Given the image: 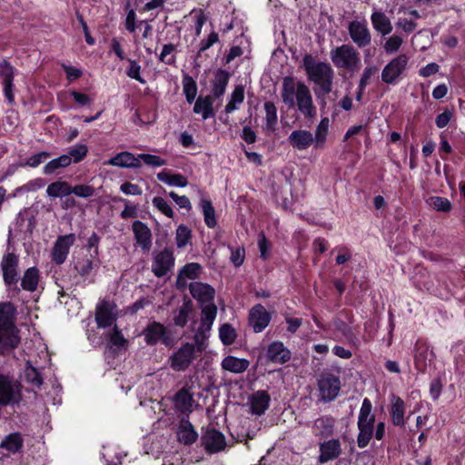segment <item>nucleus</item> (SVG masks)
Returning <instances> with one entry per match:
<instances>
[{
  "mask_svg": "<svg viewBox=\"0 0 465 465\" xmlns=\"http://www.w3.org/2000/svg\"><path fill=\"white\" fill-rule=\"evenodd\" d=\"M108 338L113 346L124 347L127 344V340L122 334V331L115 325L112 331L109 333Z\"/></svg>",
  "mask_w": 465,
  "mask_h": 465,
  "instance_id": "nucleus-59",
  "label": "nucleus"
},
{
  "mask_svg": "<svg viewBox=\"0 0 465 465\" xmlns=\"http://www.w3.org/2000/svg\"><path fill=\"white\" fill-rule=\"evenodd\" d=\"M249 365L248 360L234 356H227L222 361V368L232 373H242L248 369Z\"/></svg>",
  "mask_w": 465,
  "mask_h": 465,
  "instance_id": "nucleus-30",
  "label": "nucleus"
},
{
  "mask_svg": "<svg viewBox=\"0 0 465 465\" xmlns=\"http://www.w3.org/2000/svg\"><path fill=\"white\" fill-rule=\"evenodd\" d=\"M200 207L207 227L214 228L217 224V221L212 202L209 199L202 198L200 201Z\"/></svg>",
  "mask_w": 465,
  "mask_h": 465,
  "instance_id": "nucleus-40",
  "label": "nucleus"
},
{
  "mask_svg": "<svg viewBox=\"0 0 465 465\" xmlns=\"http://www.w3.org/2000/svg\"><path fill=\"white\" fill-rule=\"evenodd\" d=\"M183 93L189 104H192L197 94V85L193 78L187 77L183 81Z\"/></svg>",
  "mask_w": 465,
  "mask_h": 465,
  "instance_id": "nucleus-54",
  "label": "nucleus"
},
{
  "mask_svg": "<svg viewBox=\"0 0 465 465\" xmlns=\"http://www.w3.org/2000/svg\"><path fill=\"white\" fill-rule=\"evenodd\" d=\"M318 388L322 401H333L338 396L341 389L340 379L331 373L323 374L318 380Z\"/></svg>",
  "mask_w": 465,
  "mask_h": 465,
  "instance_id": "nucleus-10",
  "label": "nucleus"
},
{
  "mask_svg": "<svg viewBox=\"0 0 465 465\" xmlns=\"http://www.w3.org/2000/svg\"><path fill=\"white\" fill-rule=\"evenodd\" d=\"M68 94L73 97L74 102L80 106L89 105L93 103V98H91L88 94L80 93L76 90H71V91H69Z\"/></svg>",
  "mask_w": 465,
  "mask_h": 465,
  "instance_id": "nucleus-64",
  "label": "nucleus"
},
{
  "mask_svg": "<svg viewBox=\"0 0 465 465\" xmlns=\"http://www.w3.org/2000/svg\"><path fill=\"white\" fill-rule=\"evenodd\" d=\"M19 257L14 252L5 253L1 261L3 279L6 285L15 284L18 282Z\"/></svg>",
  "mask_w": 465,
  "mask_h": 465,
  "instance_id": "nucleus-11",
  "label": "nucleus"
},
{
  "mask_svg": "<svg viewBox=\"0 0 465 465\" xmlns=\"http://www.w3.org/2000/svg\"><path fill=\"white\" fill-rule=\"evenodd\" d=\"M157 179L170 186L185 187L188 184L187 178L181 173H172L163 170L157 173Z\"/></svg>",
  "mask_w": 465,
  "mask_h": 465,
  "instance_id": "nucleus-34",
  "label": "nucleus"
},
{
  "mask_svg": "<svg viewBox=\"0 0 465 465\" xmlns=\"http://www.w3.org/2000/svg\"><path fill=\"white\" fill-rule=\"evenodd\" d=\"M341 452V443L339 440H329L320 444L319 461L325 463L332 460L340 456Z\"/></svg>",
  "mask_w": 465,
  "mask_h": 465,
  "instance_id": "nucleus-23",
  "label": "nucleus"
},
{
  "mask_svg": "<svg viewBox=\"0 0 465 465\" xmlns=\"http://www.w3.org/2000/svg\"><path fill=\"white\" fill-rule=\"evenodd\" d=\"M21 384L5 375H0V406L15 405L22 399Z\"/></svg>",
  "mask_w": 465,
  "mask_h": 465,
  "instance_id": "nucleus-7",
  "label": "nucleus"
},
{
  "mask_svg": "<svg viewBox=\"0 0 465 465\" xmlns=\"http://www.w3.org/2000/svg\"><path fill=\"white\" fill-rule=\"evenodd\" d=\"M211 330L212 325L201 322V324L194 334L195 343L200 348L204 346V341L207 340Z\"/></svg>",
  "mask_w": 465,
  "mask_h": 465,
  "instance_id": "nucleus-52",
  "label": "nucleus"
},
{
  "mask_svg": "<svg viewBox=\"0 0 465 465\" xmlns=\"http://www.w3.org/2000/svg\"><path fill=\"white\" fill-rule=\"evenodd\" d=\"M202 444L209 453H216L226 446L224 435L214 428H207L202 436Z\"/></svg>",
  "mask_w": 465,
  "mask_h": 465,
  "instance_id": "nucleus-13",
  "label": "nucleus"
},
{
  "mask_svg": "<svg viewBox=\"0 0 465 465\" xmlns=\"http://www.w3.org/2000/svg\"><path fill=\"white\" fill-rule=\"evenodd\" d=\"M99 260L95 255L85 257L75 263V269L81 276H88L94 269L99 267Z\"/></svg>",
  "mask_w": 465,
  "mask_h": 465,
  "instance_id": "nucleus-39",
  "label": "nucleus"
},
{
  "mask_svg": "<svg viewBox=\"0 0 465 465\" xmlns=\"http://www.w3.org/2000/svg\"><path fill=\"white\" fill-rule=\"evenodd\" d=\"M193 399L188 389H181L174 397V405L182 412H191Z\"/></svg>",
  "mask_w": 465,
  "mask_h": 465,
  "instance_id": "nucleus-33",
  "label": "nucleus"
},
{
  "mask_svg": "<svg viewBox=\"0 0 465 465\" xmlns=\"http://www.w3.org/2000/svg\"><path fill=\"white\" fill-rule=\"evenodd\" d=\"M271 314L262 304L254 305L249 312V324L255 333L262 332L271 322Z\"/></svg>",
  "mask_w": 465,
  "mask_h": 465,
  "instance_id": "nucleus-16",
  "label": "nucleus"
},
{
  "mask_svg": "<svg viewBox=\"0 0 465 465\" xmlns=\"http://www.w3.org/2000/svg\"><path fill=\"white\" fill-rule=\"evenodd\" d=\"M281 97L282 103L289 108L297 110L308 119L314 118L317 114L310 88L293 77L286 76L282 79Z\"/></svg>",
  "mask_w": 465,
  "mask_h": 465,
  "instance_id": "nucleus-1",
  "label": "nucleus"
},
{
  "mask_svg": "<svg viewBox=\"0 0 465 465\" xmlns=\"http://www.w3.org/2000/svg\"><path fill=\"white\" fill-rule=\"evenodd\" d=\"M94 193V189L90 185L79 184L74 187L71 186V193H74L78 197L88 198L91 197Z\"/></svg>",
  "mask_w": 465,
  "mask_h": 465,
  "instance_id": "nucleus-62",
  "label": "nucleus"
},
{
  "mask_svg": "<svg viewBox=\"0 0 465 465\" xmlns=\"http://www.w3.org/2000/svg\"><path fill=\"white\" fill-rule=\"evenodd\" d=\"M0 77L2 78V83L13 82L14 68L5 61L0 63Z\"/></svg>",
  "mask_w": 465,
  "mask_h": 465,
  "instance_id": "nucleus-63",
  "label": "nucleus"
},
{
  "mask_svg": "<svg viewBox=\"0 0 465 465\" xmlns=\"http://www.w3.org/2000/svg\"><path fill=\"white\" fill-rule=\"evenodd\" d=\"M177 438L180 442L190 445L196 441L198 433L188 420L183 419L177 430Z\"/></svg>",
  "mask_w": 465,
  "mask_h": 465,
  "instance_id": "nucleus-28",
  "label": "nucleus"
},
{
  "mask_svg": "<svg viewBox=\"0 0 465 465\" xmlns=\"http://www.w3.org/2000/svg\"><path fill=\"white\" fill-rule=\"evenodd\" d=\"M333 65L348 73H355L361 68V54L351 44H343L330 51Z\"/></svg>",
  "mask_w": 465,
  "mask_h": 465,
  "instance_id": "nucleus-4",
  "label": "nucleus"
},
{
  "mask_svg": "<svg viewBox=\"0 0 465 465\" xmlns=\"http://www.w3.org/2000/svg\"><path fill=\"white\" fill-rule=\"evenodd\" d=\"M25 376L26 381L30 382L33 386L39 388L42 385L43 381L38 371L35 367H33L29 362L26 363Z\"/></svg>",
  "mask_w": 465,
  "mask_h": 465,
  "instance_id": "nucleus-49",
  "label": "nucleus"
},
{
  "mask_svg": "<svg viewBox=\"0 0 465 465\" xmlns=\"http://www.w3.org/2000/svg\"><path fill=\"white\" fill-rule=\"evenodd\" d=\"M408 62L409 57L405 54H399L391 60L382 69L381 80L388 84H396L405 71Z\"/></svg>",
  "mask_w": 465,
  "mask_h": 465,
  "instance_id": "nucleus-8",
  "label": "nucleus"
},
{
  "mask_svg": "<svg viewBox=\"0 0 465 465\" xmlns=\"http://www.w3.org/2000/svg\"><path fill=\"white\" fill-rule=\"evenodd\" d=\"M115 305L109 301H101L95 310V321L99 328L111 326L116 320Z\"/></svg>",
  "mask_w": 465,
  "mask_h": 465,
  "instance_id": "nucleus-15",
  "label": "nucleus"
},
{
  "mask_svg": "<svg viewBox=\"0 0 465 465\" xmlns=\"http://www.w3.org/2000/svg\"><path fill=\"white\" fill-rule=\"evenodd\" d=\"M71 164V157L65 154H62L57 158L49 161L44 166L45 174H53L60 168H65Z\"/></svg>",
  "mask_w": 465,
  "mask_h": 465,
  "instance_id": "nucleus-42",
  "label": "nucleus"
},
{
  "mask_svg": "<svg viewBox=\"0 0 465 465\" xmlns=\"http://www.w3.org/2000/svg\"><path fill=\"white\" fill-rule=\"evenodd\" d=\"M434 358L433 351L430 350L426 343H416V352L414 356L416 367L423 371L429 363L432 361Z\"/></svg>",
  "mask_w": 465,
  "mask_h": 465,
  "instance_id": "nucleus-29",
  "label": "nucleus"
},
{
  "mask_svg": "<svg viewBox=\"0 0 465 465\" xmlns=\"http://www.w3.org/2000/svg\"><path fill=\"white\" fill-rule=\"evenodd\" d=\"M193 112L201 114L204 120L213 117L214 113L212 97L210 95L199 96L195 101Z\"/></svg>",
  "mask_w": 465,
  "mask_h": 465,
  "instance_id": "nucleus-31",
  "label": "nucleus"
},
{
  "mask_svg": "<svg viewBox=\"0 0 465 465\" xmlns=\"http://www.w3.org/2000/svg\"><path fill=\"white\" fill-rule=\"evenodd\" d=\"M191 239V231L184 225H179L176 230V245L178 248H183Z\"/></svg>",
  "mask_w": 465,
  "mask_h": 465,
  "instance_id": "nucleus-53",
  "label": "nucleus"
},
{
  "mask_svg": "<svg viewBox=\"0 0 465 465\" xmlns=\"http://www.w3.org/2000/svg\"><path fill=\"white\" fill-rule=\"evenodd\" d=\"M348 33L351 41L359 48L366 47L371 43V34L366 20H353L350 22L348 25Z\"/></svg>",
  "mask_w": 465,
  "mask_h": 465,
  "instance_id": "nucleus-9",
  "label": "nucleus"
},
{
  "mask_svg": "<svg viewBox=\"0 0 465 465\" xmlns=\"http://www.w3.org/2000/svg\"><path fill=\"white\" fill-rule=\"evenodd\" d=\"M22 446V436L19 433H11L2 440L0 449L5 450L9 453H15L21 450Z\"/></svg>",
  "mask_w": 465,
  "mask_h": 465,
  "instance_id": "nucleus-38",
  "label": "nucleus"
},
{
  "mask_svg": "<svg viewBox=\"0 0 465 465\" xmlns=\"http://www.w3.org/2000/svg\"><path fill=\"white\" fill-rule=\"evenodd\" d=\"M266 356L270 361L282 364L291 359V351L282 341H273L269 345Z\"/></svg>",
  "mask_w": 465,
  "mask_h": 465,
  "instance_id": "nucleus-22",
  "label": "nucleus"
},
{
  "mask_svg": "<svg viewBox=\"0 0 465 465\" xmlns=\"http://www.w3.org/2000/svg\"><path fill=\"white\" fill-rule=\"evenodd\" d=\"M329 123V119L325 117L322 119L320 124L317 125L315 130V136L313 137V143L316 148H322L325 144L328 134Z\"/></svg>",
  "mask_w": 465,
  "mask_h": 465,
  "instance_id": "nucleus-43",
  "label": "nucleus"
},
{
  "mask_svg": "<svg viewBox=\"0 0 465 465\" xmlns=\"http://www.w3.org/2000/svg\"><path fill=\"white\" fill-rule=\"evenodd\" d=\"M428 203L439 212L447 213L451 209L450 202L444 197L431 196L428 200Z\"/></svg>",
  "mask_w": 465,
  "mask_h": 465,
  "instance_id": "nucleus-48",
  "label": "nucleus"
},
{
  "mask_svg": "<svg viewBox=\"0 0 465 465\" xmlns=\"http://www.w3.org/2000/svg\"><path fill=\"white\" fill-rule=\"evenodd\" d=\"M15 309L10 302L0 303V353L9 354L18 347L20 338L15 325Z\"/></svg>",
  "mask_w": 465,
  "mask_h": 465,
  "instance_id": "nucleus-2",
  "label": "nucleus"
},
{
  "mask_svg": "<svg viewBox=\"0 0 465 465\" xmlns=\"http://www.w3.org/2000/svg\"><path fill=\"white\" fill-rule=\"evenodd\" d=\"M211 330L212 325L201 322V324L194 334L195 343L200 348L204 346V341L207 340Z\"/></svg>",
  "mask_w": 465,
  "mask_h": 465,
  "instance_id": "nucleus-51",
  "label": "nucleus"
},
{
  "mask_svg": "<svg viewBox=\"0 0 465 465\" xmlns=\"http://www.w3.org/2000/svg\"><path fill=\"white\" fill-rule=\"evenodd\" d=\"M271 398L265 391H258L249 400L251 411L255 415H262L269 408Z\"/></svg>",
  "mask_w": 465,
  "mask_h": 465,
  "instance_id": "nucleus-27",
  "label": "nucleus"
},
{
  "mask_svg": "<svg viewBox=\"0 0 465 465\" xmlns=\"http://www.w3.org/2000/svg\"><path fill=\"white\" fill-rule=\"evenodd\" d=\"M143 160V162L152 167H161L167 163L165 159L161 158L158 155L149 154V153H140L139 161Z\"/></svg>",
  "mask_w": 465,
  "mask_h": 465,
  "instance_id": "nucleus-57",
  "label": "nucleus"
},
{
  "mask_svg": "<svg viewBox=\"0 0 465 465\" xmlns=\"http://www.w3.org/2000/svg\"><path fill=\"white\" fill-rule=\"evenodd\" d=\"M128 62H129V68L126 71V74L130 78L134 79V80L140 82L141 84H144L145 81L143 78H142V76L140 74V72H141L140 64L136 61L132 60V59H129Z\"/></svg>",
  "mask_w": 465,
  "mask_h": 465,
  "instance_id": "nucleus-60",
  "label": "nucleus"
},
{
  "mask_svg": "<svg viewBox=\"0 0 465 465\" xmlns=\"http://www.w3.org/2000/svg\"><path fill=\"white\" fill-rule=\"evenodd\" d=\"M202 267L199 263L191 262L184 265L178 275V282L184 281L186 279H195L201 273Z\"/></svg>",
  "mask_w": 465,
  "mask_h": 465,
  "instance_id": "nucleus-44",
  "label": "nucleus"
},
{
  "mask_svg": "<svg viewBox=\"0 0 465 465\" xmlns=\"http://www.w3.org/2000/svg\"><path fill=\"white\" fill-rule=\"evenodd\" d=\"M391 403L390 415L392 424L397 427H404L406 409L404 401L401 397L392 394L391 396Z\"/></svg>",
  "mask_w": 465,
  "mask_h": 465,
  "instance_id": "nucleus-24",
  "label": "nucleus"
},
{
  "mask_svg": "<svg viewBox=\"0 0 465 465\" xmlns=\"http://www.w3.org/2000/svg\"><path fill=\"white\" fill-rule=\"evenodd\" d=\"M379 71L378 66L376 65H367L362 72L361 77L360 79L361 89H365L367 84H369L371 78L375 75Z\"/></svg>",
  "mask_w": 465,
  "mask_h": 465,
  "instance_id": "nucleus-61",
  "label": "nucleus"
},
{
  "mask_svg": "<svg viewBox=\"0 0 465 465\" xmlns=\"http://www.w3.org/2000/svg\"><path fill=\"white\" fill-rule=\"evenodd\" d=\"M144 337L146 344L153 346L158 342H162L166 346H169V338L167 337V330L160 322H150L142 332Z\"/></svg>",
  "mask_w": 465,
  "mask_h": 465,
  "instance_id": "nucleus-12",
  "label": "nucleus"
},
{
  "mask_svg": "<svg viewBox=\"0 0 465 465\" xmlns=\"http://www.w3.org/2000/svg\"><path fill=\"white\" fill-rule=\"evenodd\" d=\"M244 100V88L242 85H237L232 93L228 104L225 105L224 111L226 114H231L239 108Z\"/></svg>",
  "mask_w": 465,
  "mask_h": 465,
  "instance_id": "nucleus-41",
  "label": "nucleus"
},
{
  "mask_svg": "<svg viewBox=\"0 0 465 465\" xmlns=\"http://www.w3.org/2000/svg\"><path fill=\"white\" fill-rule=\"evenodd\" d=\"M335 419L331 416H322L316 419L312 425V432L315 436L322 438L329 437L333 434Z\"/></svg>",
  "mask_w": 465,
  "mask_h": 465,
  "instance_id": "nucleus-26",
  "label": "nucleus"
},
{
  "mask_svg": "<svg viewBox=\"0 0 465 465\" xmlns=\"http://www.w3.org/2000/svg\"><path fill=\"white\" fill-rule=\"evenodd\" d=\"M288 141L294 149L303 151L307 150L312 144H313L314 138L313 134L310 131L299 129L294 130L290 134Z\"/></svg>",
  "mask_w": 465,
  "mask_h": 465,
  "instance_id": "nucleus-19",
  "label": "nucleus"
},
{
  "mask_svg": "<svg viewBox=\"0 0 465 465\" xmlns=\"http://www.w3.org/2000/svg\"><path fill=\"white\" fill-rule=\"evenodd\" d=\"M176 47L173 44H167L163 46L162 52L159 55V60L166 64H173L175 62L173 54Z\"/></svg>",
  "mask_w": 465,
  "mask_h": 465,
  "instance_id": "nucleus-55",
  "label": "nucleus"
},
{
  "mask_svg": "<svg viewBox=\"0 0 465 465\" xmlns=\"http://www.w3.org/2000/svg\"><path fill=\"white\" fill-rule=\"evenodd\" d=\"M46 194L50 198H62L71 194V185L65 181H56L46 188Z\"/></svg>",
  "mask_w": 465,
  "mask_h": 465,
  "instance_id": "nucleus-37",
  "label": "nucleus"
},
{
  "mask_svg": "<svg viewBox=\"0 0 465 465\" xmlns=\"http://www.w3.org/2000/svg\"><path fill=\"white\" fill-rule=\"evenodd\" d=\"M191 308L188 304L181 306L173 318L174 324L179 327H184L187 324Z\"/></svg>",
  "mask_w": 465,
  "mask_h": 465,
  "instance_id": "nucleus-56",
  "label": "nucleus"
},
{
  "mask_svg": "<svg viewBox=\"0 0 465 465\" xmlns=\"http://www.w3.org/2000/svg\"><path fill=\"white\" fill-rule=\"evenodd\" d=\"M132 231L136 243L143 252H149L152 247V232L150 228L141 221H134L132 224Z\"/></svg>",
  "mask_w": 465,
  "mask_h": 465,
  "instance_id": "nucleus-18",
  "label": "nucleus"
},
{
  "mask_svg": "<svg viewBox=\"0 0 465 465\" xmlns=\"http://www.w3.org/2000/svg\"><path fill=\"white\" fill-rule=\"evenodd\" d=\"M219 337L224 345H231L235 341L236 331L231 324L224 323L220 327Z\"/></svg>",
  "mask_w": 465,
  "mask_h": 465,
  "instance_id": "nucleus-47",
  "label": "nucleus"
},
{
  "mask_svg": "<svg viewBox=\"0 0 465 465\" xmlns=\"http://www.w3.org/2000/svg\"><path fill=\"white\" fill-rule=\"evenodd\" d=\"M264 111L265 125L263 128L266 132L272 133L276 130L278 123L277 108L272 102L268 101L264 103Z\"/></svg>",
  "mask_w": 465,
  "mask_h": 465,
  "instance_id": "nucleus-36",
  "label": "nucleus"
},
{
  "mask_svg": "<svg viewBox=\"0 0 465 465\" xmlns=\"http://www.w3.org/2000/svg\"><path fill=\"white\" fill-rule=\"evenodd\" d=\"M104 164L121 168H139L141 163L139 155L136 157L130 152L124 151L117 153L115 156L104 162Z\"/></svg>",
  "mask_w": 465,
  "mask_h": 465,
  "instance_id": "nucleus-21",
  "label": "nucleus"
},
{
  "mask_svg": "<svg viewBox=\"0 0 465 465\" xmlns=\"http://www.w3.org/2000/svg\"><path fill=\"white\" fill-rule=\"evenodd\" d=\"M153 205L159 212H161L162 213H163L167 217H169V218H173V217L174 213H173L172 207L169 205L167 201H165L163 198L159 197V196L154 197L153 199Z\"/></svg>",
  "mask_w": 465,
  "mask_h": 465,
  "instance_id": "nucleus-58",
  "label": "nucleus"
},
{
  "mask_svg": "<svg viewBox=\"0 0 465 465\" xmlns=\"http://www.w3.org/2000/svg\"><path fill=\"white\" fill-rule=\"evenodd\" d=\"M75 242L74 233L59 236L52 249V259L56 264H62L65 262L71 246Z\"/></svg>",
  "mask_w": 465,
  "mask_h": 465,
  "instance_id": "nucleus-14",
  "label": "nucleus"
},
{
  "mask_svg": "<svg viewBox=\"0 0 465 465\" xmlns=\"http://www.w3.org/2000/svg\"><path fill=\"white\" fill-rule=\"evenodd\" d=\"M375 416L372 413V404L368 398L363 399L358 416L357 444L359 448H365L373 437Z\"/></svg>",
  "mask_w": 465,
  "mask_h": 465,
  "instance_id": "nucleus-5",
  "label": "nucleus"
},
{
  "mask_svg": "<svg viewBox=\"0 0 465 465\" xmlns=\"http://www.w3.org/2000/svg\"><path fill=\"white\" fill-rule=\"evenodd\" d=\"M173 265L174 257L173 252L164 249L154 255L152 264V272L156 277H163L167 274Z\"/></svg>",
  "mask_w": 465,
  "mask_h": 465,
  "instance_id": "nucleus-17",
  "label": "nucleus"
},
{
  "mask_svg": "<svg viewBox=\"0 0 465 465\" xmlns=\"http://www.w3.org/2000/svg\"><path fill=\"white\" fill-rule=\"evenodd\" d=\"M403 44V38L399 35H392L385 39L383 49L388 54L397 53Z\"/></svg>",
  "mask_w": 465,
  "mask_h": 465,
  "instance_id": "nucleus-46",
  "label": "nucleus"
},
{
  "mask_svg": "<svg viewBox=\"0 0 465 465\" xmlns=\"http://www.w3.org/2000/svg\"><path fill=\"white\" fill-rule=\"evenodd\" d=\"M217 315V307L213 303H209L202 308L201 322L213 326Z\"/></svg>",
  "mask_w": 465,
  "mask_h": 465,
  "instance_id": "nucleus-50",
  "label": "nucleus"
},
{
  "mask_svg": "<svg viewBox=\"0 0 465 465\" xmlns=\"http://www.w3.org/2000/svg\"><path fill=\"white\" fill-rule=\"evenodd\" d=\"M87 153L88 147L86 144L76 143L68 148V152L65 153V155L71 157V163H76L81 162L87 155Z\"/></svg>",
  "mask_w": 465,
  "mask_h": 465,
  "instance_id": "nucleus-45",
  "label": "nucleus"
},
{
  "mask_svg": "<svg viewBox=\"0 0 465 465\" xmlns=\"http://www.w3.org/2000/svg\"><path fill=\"white\" fill-rule=\"evenodd\" d=\"M39 271L36 267H30L25 272L21 279L23 290L33 292L36 291L39 282Z\"/></svg>",
  "mask_w": 465,
  "mask_h": 465,
  "instance_id": "nucleus-32",
  "label": "nucleus"
},
{
  "mask_svg": "<svg viewBox=\"0 0 465 465\" xmlns=\"http://www.w3.org/2000/svg\"><path fill=\"white\" fill-rule=\"evenodd\" d=\"M303 65L308 79L318 86L322 94H327L331 92L334 72L329 64L316 62L311 54H308L303 58Z\"/></svg>",
  "mask_w": 465,
  "mask_h": 465,
  "instance_id": "nucleus-3",
  "label": "nucleus"
},
{
  "mask_svg": "<svg viewBox=\"0 0 465 465\" xmlns=\"http://www.w3.org/2000/svg\"><path fill=\"white\" fill-rule=\"evenodd\" d=\"M196 358V345L191 342L183 343L167 359L170 368L175 371H184Z\"/></svg>",
  "mask_w": 465,
  "mask_h": 465,
  "instance_id": "nucleus-6",
  "label": "nucleus"
},
{
  "mask_svg": "<svg viewBox=\"0 0 465 465\" xmlns=\"http://www.w3.org/2000/svg\"><path fill=\"white\" fill-rule=\"evenodd\" d=\"M371 23L373 29L383 36L388 35L392 32L393 26L391 21L381 10L374 8L371 15Z\"/></svg>",
  "mask_w": 465,
  "mask_h": 465,
  "instance_id": "nucleus-20",
  "label": "nucleus"
},
{
  "mask_svg": "<svg viewBox=\"0 0 465 465\" xmlns=\"http://www.w3.org/2000/svg\"><path fill=\"white\" fill-rule=\"evenodd\" d=\"M229 74L224 70H218L214 74V78L212 82L213 94L215 97H221L226 90L229 83Z\"/></svg>",
  "mask_w": 465,
  "mask_h": 465,
  "instance_id": "nucleus-35",
  "label": "nucleus"
},
{
  "mask_svg": "<svg viewBox=\"0 0 465 465\" xmlns=\"http://www.w3.org/2000/svg\"><path fill=\"white\" fill-rule=\"evenodd\" d=\"M189 290L192 296L202 303L212 302L215 293L211 285L199 282H192L189 285Z\"/></svg>",
  "mask_w": 465,
  "mask_h": 465,
  "instance_id": "nucleus-25",
  "label": "nucleus"
}]
</instances>
